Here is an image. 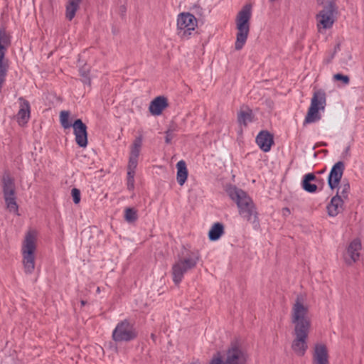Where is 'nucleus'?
Returning a JSON list of instances; mask_svg holds the SVG:
<instances>
[{"instance_id":"f257e3e1","label":"nucleus","mask_w":364,"mask_h":364,"mask_svg":"<svg viewBox=\"0 0 364 364\" xmlns=\"http://www.w3.org/2000/svg\"><path fill=\"white\" fill-rule=\"evenodd\" d=\"M290 320L293 325L291 350L298 356H304L308 350V338L311 330L309 306L304 295H298L292 304Z\"/></svg>"},{"instance_id":"f03ea898","label":"nucleus","mask_w":364,"mask_h":364,"mask_svg":"<svg viewBox=\"0 0 364 364\" xmlns=\"http://www.w3.org/2000/svg\"><path fill=\"white\" fill-rule=\"evenodd\" d=\"M38 232L29 229L25 232L21 244V263L26 274L34 272L38 250Z\"/></svg>"},{"instance_id":"7ed1b4c3","label":"nucleus","mask_w":364,"mask_h":364,"mask_svg":"<svg viewBox=\"0 0 364 364\" xmlns=\"http://www.w3.org/2000/svg\"><path fill=\"white\" fill-rule=\"evenodd\" d=\"M249 354L239 338H235L223 353H217L210 362L213 364H247Z\"/></svg>"},{"instance_id":"20e7f679","label":"nucleus","mask_w":364,"mask_h":364,"mask_svg":"<svg viewBox=\"0 0 364 364\" xmlns=\"http://www.w3.org/2000/svg\"><path fill=\"white\" fill-rule=\"evenodd\" d=\"M252 8L250 4L245 5L235 16L236 41L235 48L241 50L247 40L250 30Z\"/></svg>"},{"instance_id":"39448f33","label":"nucleus","mask_w":364,"mask_h":364,"mask_svg":"<svg viewBox=\"0 0 364 364\" xmlns=\"http://www.w3.org/2000/svg\"><path fill=\"white\" fill-rule=\"evenodd\" d=\"M227 191L230 198L236 203L239 214L242 218L247 221L257 218V213L255 205L246 192L235 186L230 187Z\"/></svg>"},{"instance_id":"423d86ee","label":"nucleus","mask_w":364,"mask_h":364,"mask_svg":"<svg viewBox=\"0 0 364 364\" xmlns=\"http://www.w3.org/2000/svg\"><path fill=\"white\" fill-rule=\"evenodd\" d=\"M326 105V95L322 90L314 92L311 104L308 109L304 124H311L319 121L321 118L320 111L324 112Z\"/></svg>"},{"instance_id":"0eeeda50","label":"nucleus","mask_w":364,"mask_h":364,"mask_svg":"<svg viewBox=\"0 0 364 364\" xmlns=\"http://www.w3.org/2000/svg\"><path fill=\"white\" fill-rule=\"evenodd\" d=\"M336 7L333 2H329L316 16V27L318 33H323L332 28L336 20Z\"/></svg>"},{"instance_id":"6e6552de","label":"nucleus","mask_w":364,"mask_h":364,"mask_svg":"<svg viewBox=\"0 0 364 364\" xmlns=\"http://www.w3.org/2000/svg\"><path fill=\"white\" fill-rule=\"evenodd\" d=\"M137 335L134 325L125 319L117 324L112 331V338L116 343L129 342L134 340Z\"/></svg>"},{"instance_id":"1a4fd4ad","label":"nucleus","mask_w":364,"mask_h":364,"mask_svg":"<svg viewBox=\"0 0 364 364\" xmlns=\"http://www.w3.org/2000/svg\"><path fill=\"white\" fill-rule=\"evenodd\" d=\"M2 189L6 209L10 213L17 214L18 206L16 203L15 183L9 175L3 176Z\"/></svg>"},{"instance_id":"9d476101","label":"nucleus","mask_w":364,"mask_h":364,"mask_svg":"<svg viewBox=\"0 0 364 364\" xmlns=\"http://www.w3.org/2000/svg\"><path fill=\"white\" fill-rule=\"evenodd\" d=\"M11 45V36L4 28H0V92L6 81L8 65L5 55Z\"/></svg>"},{"instance_id":"9b49d317","label":"nucleus","mask_w":364,"mask_h":364,"mask_svg":"<svg viewBox=\"0 0 364 364\" xmlns=\"http://www.w3.org/2000/svg\"><path fill=\"white\" fill-rule=\"evenodd\" d=\"M198 25L196 18L190 13H181L177 17V34L188 38Z\"/></svg>"},{"instance_id":"f8f14e48","label":"nucleus","mask_w":364,"mask_h":364,"mask_svg":"<svg viewBox=\"0 0 364 364\" xmlns=\"http://www.w3.org/2000/svg\"><path fill=\"white\" fill-rule=\"evenodd\" d=\"M361 248L362 245L360 240L358 238L353 240L346 247L343 252V257L344 262L347 264L351 265L358 261Z\"/></svg>"},{"instance_id":"ddd939ff","label":"nucleus","mask_w":364,"mask_h":364,"mask_svg":"<svg viewBox=\"0 0 364 364\" xmlns=\"http://www.w3.org/2000/svg\"><path fill=\"white\" fill-rule=\"evenodd\" d=\"M200 259V254L198 250L184 248L178 259L186 264V267L193 269L196 267Z\"/></svg>"},{"instance_id":"4468645a","label":"nucleus","mask_w":364,"mask_h":364,"mask_svg":"<svg viewBox=\"0 0 364 364\" xmlns=\"http://www.w3.org/2000/svg\"><path fill=\"white\" fill-rule=\"evenodd\" d=\"M73 133L75 141L80 147H86L87 145V127L81 119H77L73 124Z\"/></svg>"},{"instance_id":"2eb2a0df","label":"nucleus","mask_w":364,"mask_h":364,"mask_svg":"<svg viewBox=\"0 0 364 364\" xmlns=\"http://www.w3.org/2000/svg\"><path fill=\"white\" fill-rule=\"evenodd\" d=\"M344 168L345 165L342 161H338L333 166L328 176V183L331 189L338 188L343 176Z\"/></svg>"},{"instance_id":"dca6fc26","label":"nucleus","mask_w":364,"mask_h":364,"mask_svg":"<svg viewBox=\"0 0 364 364\" xmlns=\"http://www.w3.org/2000/svg\"><path fill=\"white\" fill-rule=\"evenodd\" d=\"M312 364H329V355L326 346L316 343L312 354Z\"/></svg>"},{"instance_id":"f3484780","label":"nucleus","mask_w":364,"mask_h":364,"mask_svg":"<svg viewBox=\"0 0 364 364\" xmlns=\"http://www.w3.org/2000/svg\"><path fill=\"white\" fill-rule=\"evenodd\" d=\"M142 144L143 138L141 136H136L134 139L130 146V151L127 166L137 167Z\"/></svg>"},{"instance_id":"a211bd4d","label":"nucleus","mask_w":364,"mask_h":364,"mask_svg":"<svg viewBox=\"0 0 364 364\" xmlns=\"http://www.w3.org/2000/svg\"><path fill=\"white\" fill-rule=\"evenodd\" d=\"M168 105L167 99L165 97L159 96L150 102L149 110L152 115L159 116L161 114Z\"/></svg>"},{"instance_id":"6ab92c4d","label":"nucleus","mask_w":364,"mask_h":364,"mask_svg":"<svg viewBox=\"0 0 364 364\" xmlns=\"http://www.w3.org/2000/svg\"><path fill=\"white\" fill-rule=\"evenodd\" d=\"M256 143L263 151L267 152L274 144L273 136L267 131H262L256 137Z\"/></svg>"},{"instance_id":"aec40b11","label":"nucleus","mask_w":364,"mask_h":364,"mask_svg":"<svg viewBox=\"0 0 364 364\" xmlns=\"http://www.w3.org/2000/svg\"><path fill=\"white\" fill-rule=\"evenodd\" d=\"M328 215L331 217L338 215L343 210V200L340 196H333L326 207Z\"/></svg>"},{"instance_id":"412c9836","label":"nucleus","mask_w":364,"mask_h":364,"mask_svg":"<svg viewBox=\"0 0 364 364\" xmlns=\"http://www.w3.org/2000/svg\"><path fill=\"white\" fill-rule=\"evenodd\" d=\"M186 266L178 259L173 264L172 267V277L173 281L176 284H178L182 281L184 274L191 269Z\"/></svg>"},{"instance_id":"4be33fe9","label":"nucleus","mask_w":364,"mask_h":364,"mask_svg":"<svg viewBox=\"0 0 364 364\" xmlns=\"http://www.w3.org/2000/svg\"><path fill=\"white\" fill-rule=\"evenodd\" d=\"M30 104L29 102L20 98V108L17 114V120L19 124L23 125L27 123L30 119Z\"/></svg>"},{"instance_id":"5701e85b","label":"nucleus","mask_w":364,"mask_h":364,"mask_svg":"<svg viewBox=\"0 0 364 364\" xmlns=\"http://www.w3.org/2000/svg\"><path fill=\"white\" fill-rule=\"evenodd\" d=\"M82 0H67L65 3V18L72 21L80 8Z\"/></svg>"},{"instance_id":"b1692460","label":"nucleus","mask_w":364,"mask_h":364,"mask_svg":"<svg viewBox=\"0 0 364 364\" xmlns=\"http://www.w3.org/2000/svg\"><path fill=\"white\" fill-rule=\"evenodd\" d=\"M254 116L252 111L247 107H241L237 114V121L240 125L247 127V125L253 122Z\"/></svg>"},{"instance_id":"393cba45","label":"nucleus","mask_w":364,"mask_h":364,"mask_svg":"<svg viewBox=\"0 0 364 364\" xmlns=\"http://www.w3.org/2000/svg\"><path fill=\"white\" fill-rule=\"evenodd\" d=\"M177 168V176L176 179L180 186H183L188 178V169L186 167V164L183 160L179 161L176 164Z\"/></svg>"},{"instance_id":"a878e982","label":"nucleus","mask_w":364,"mask_h":364,"mask_svg":"<svg viewBox=\"0 0 364 364\" xmlns=\"http://www.w3.org/2000/svg\"><path fill=\"white\" fill-rule=\"evenodd\" d=\"M224 234V226L220 223H216L213 225L208 232L209 240L216 241Z\"/></svg>"},{"instance_id":"bb28decb","label":"nucleus","mask_w":364,"mask_h":364,"mask_svg":"<svg viewBox=\"0 0 364 364\" xmlns=\"http://www.w3.org/2000/svg\"><path fill=\"white\" fill-rule=\"evenodd\" d=\"M316 180V176L313 173H307L304 176L302 181V188L309 193H314L317 190V186L311 182Z\"/></svg>"},{"instance_id":"cd10ccee","label":"nucleus","mask_w":364,"mask_h":364,"mask_svg":"<svg viewBox=\"0 0 364 364\" xmlns=\"http://www.w3.org/2000/svg\"><path fill=\"white\" fill-rule=\"evenodd\" d=\"M136 167L127 166V187L130 191L134 189V177Z\"/></svg>"},{"instance_id":"c85d7f7f","label":"nucleus","mask_w":364,"mask_h":364,"mask_svg":"<svg viewBox=\"0 0 364 364\" xmlns=\"http://www.w3.org/2000/svg\"><path fill=\"white\" fill-rule=\"evenodd\" d=\"M70 112L68 111H61L60 113V122L64 129H68L73 127L70 122Z\"/></svg>"},{"instance_id":"c756f323","label":"nucleus","mask_w":364,"mask_h":364,"mask_svg":"<svg viewBox=\"0 0 364 364\" xmlns=\"http://www.w3.org/2000/svg\"><path fill=\"white\" fill-rule=\"evenodd\" d=\"M137 211L133 208H127L124 210V219L128 223H134L137 220Z\"/></svg>"},{"instance_id":"7c9ffc66","label":"nucleus","mask_w":364,"mask_h":364,"mask_svg":"<svg viewBox=\"0 0 364 364\" xmlns=\"http://www.w3.org/2000/svg\"><path fill=\"white\" fill-rule=\"evenodd\" d=\"M338 191L336 195L341 196V198L344 200L347 198L348 193L350 190V185L348 183H342L340 186H338Z\"/></svg>"},{"instance_id":"2f4dec72","label":"nucleus","mask_w":364,"mask_h":364,"mask_svg":"<svg viewBox=\"0 0 364 364\" xmlns=\"http://www.w3.org/2000/svg\"><path fill=\"white\" fill-rule=\"evenodd\" d=\"M71 195L73 197V202L75 204H78L80 201V191L79 189L74 188L71 191Z\"/></svg>"},{"instance_id":"473e14b6","label":"nucleus","mask_w":364,"mask_h":364,"mask_svg":"<svg viewBox=\"0 0 364 364\" xmlns=\"http://www.w3.org/2000/svg\"><path fill=\"white\" fill-rule=\"evenodd\" d=\"M333 78L336 80H341L344 84H348L349 83V77L347 75H343L342 74L338 73L334 75Z\"/></svg>"},{"instance_id":"72a5a7b5","label":"nucleus","mask_w":364,"mask_h":364,"mask_svg":"<svg viewBox=\"0 0 364 364\" xmlns=\"http://www.w3.org/2000/svg\"><path fill=\"white\" fill-rule=\"evenodd\" d=\"M173 131H174V129H172L171 128H169L166 131V143H170L171 140L172 139Z\"/></svg>"},{"instance_id":"f704fd0d","label":"nucleus","mask_w":364,"mask_h":364,"mask_svg":"<svg viewBox=\"0 0 364 364\" xmlns=\"http://www.w3.org/2000/svg\"><path fill=\"white\" fill-rule=\"evenodd\" d=\"M352 59V56L350 53H347V58L345 60V63H347L348 60H350Z\"/></svg>"},{"instance_id":"c9c22d12","label":"nucleus","mask_w":364,"mask_h":364,"mask_svg":"<svg viewBox=\"0 0 364 364\" xmlns=\"http://www.w3.org/2000/svg\"><path fill=\"white\" fill-rule=\"evenodd\" d=\"M340 50V45L339 44H337L336 46H335V48H334V53H336L338 50Z\"/></svg>"},{"instance_id":"e433bc0d","label":"nucleus","mask_w":364,"mask_h":364,"mask_svg":"<svg viewBox=\"0 0 364 364\" xmlns=\"http://www.w3.org/2000/svg\"><path fill=\"white\" fill-rule=\"evenodd\" d=\"M316 1H317V2H318V4H323L325 2V1H326V0H316Z\"/></svg>"},{"instance_id":"4c0bfd02","label":"nucleus","mask_w":364,"mask_h":364,"mask_svg":"<svg viewBox=\"0 0 364 364\" xmlns=\"http://www.w3.org/2000/svg\"><path fill=\"white\" fill-rule=\"evenodd\" d=\"M86 302L85 301H81V305L85 306Z\"/></svg>"},{"instance_id":"58836bf2","label":"nucleus","mask_w":364,"mask_h":364,"mask_svg":"<svg viewBox=\"0 0 364 364\" xmlns=\"http://www.w3.org/2000/svg\"><path fill=\"white\" fill-rule=\"evenodd\" d=\"M334 56V54H333L331 56V58L329 60H328V62H329Z\"/></svg>"},{"instance_id":"ea45409f","label":"nucleus","mask_w":364,"mask_h":364,"mask_svg":"<svg viewBox=\"0 0 364 364\" xmlns=\"http://www.w3.org/2000/svg\"><path fill=\"white\" fill-rule=\"evenodd\" d=\"M97 292H99V291H100V288H99V287L97 288Z\"/></svg>"}]
</instances>
